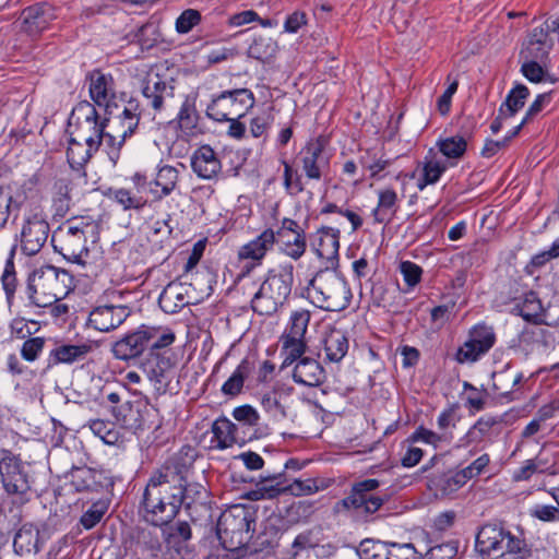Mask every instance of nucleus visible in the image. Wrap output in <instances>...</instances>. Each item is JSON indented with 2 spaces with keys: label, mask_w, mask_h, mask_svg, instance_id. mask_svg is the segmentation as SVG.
Instances as JSON below:
<instances>
[{
  "label": "nucleus",
  "mask_w": 559,
  "mask_h": 559,
  "mask_svg": "<svg viewBox=\"0 0 559 559\" xmlns=\"http://www.w3.org/2000/svg\"><path fill=\"white\" fill-rule=\"evenodd\" d=\"M456 551L457 548L451 543L440 544L426 552V559H452Z\"/></svg>",
  "instance_id": "obj_64"
},
{
  "label": "nucleus",
  "mask_w": 559,
  "mask_h": 559,
  "mask_svg": "<svg viewBox=\"0 0 559 559\" xmlns=\"http://www.w3.org/2000/svg\"><path fill=\"white\" fill-rule=\"evenodd\" d=\"M90 95L98 107H105L108 115H111V106L116 98L115 81L109 74L100 71H93L90 76Z\"/></svg>",
  "instance_id": "obj_18"
},
{
  "label": "nucleus",
  "mask_w": 559,
  "mask_h": 559,
  "mask_svg": "<svg viewBox=\"0 0 559 559\" xmlns=\"http://www.w3.org/2000/svg\"><path fill=\"white\" fill-rule=\"evenodd\" d=\"M552 46L554 40L547 36V31H544V27H535L527 35L520 56L522 59L544 60L552 49Z\"/></svg>",
  "instance_id": "obj_24"
},
{
  "label": "nucleus",
  "mask_w": 559,
  "mask_h": 559,
  "mask_svg": "<svg viewBox=\"0 0 559 559\" xmlns=\"http://www.w3.org/2000/svg\"><path fill=\"white\" fill-rule=\"evenodd\" d=\"M96 152L97 150H91V147L86 146L85 143L83 144L76 139H71L67 151L68 162L73 168L82 167Z\"/></svg>",
  "instance_id": "obj_47"
},
{
  "label": "nucleus",
  "mask_w": 559,
  "mask_h": 559,
  "mask_svg": "<svg viewBox=\"0 0 559 559\" xmlns=\"http://www.w3.org/2000/svg\"><path fill=\"white\" fill-rule=\"evenodd\" d=\"M92 350L90 344H61L51 349L48 359V367L56 366L58 364H73L75 361L83 360L87 354Z\"/></svg>",
  "instance_id": "obj_29"
},
{
  "label": "nucleus",
  "mask_w": 559,
  "mask_h": 559,
  "mask_svg": "<svg viewBox=\"0 0 559 559\" xmlns=\"http://www.w3.org/2000/svg\"><path fill=\"white\" fill-rule=\"evenodd\" d=\"M278 45L269 35H259L254 37L252 44L248 48V56L261 62H267L275 57Z\"/></svg>",
  "instance_id": "obj_38"
},
{
  "label": "nucleus",
  "mask_w": 559,
  "mask_h": 559,
  "mask_svg": "<svg viewBox=\"0 0 559 559\" xmlns=\"http://www.w3.org/2000/svg\"><path fill=\"white\" fill-rule=\"evenodd\" d=\"M142 94L146 106L152 108L155 114L170 110L179 102L174 80L165 79L154 71H150L145 76Z\"/></svg>",
  "instance_id": "obj_10"
},
{
  "label": "nucleus",
  "mask_w": 559,
  "mask_h": 559,
  "mask_svg": "<svg viewBox=\"0 0 559 559\" xmlns=\"http://www.w3.org/2000/svg\"><path fill=\"white\" fill-rule=\"evenodd\" d=\"M485 352H479L477 344L469 337L457 350L456 360L460 364L476 361Z\"/></svg>",
  "instance_id": "obj_61"
},
{
  "label": "nucleus",
  "mask_w": 559,
  "mask_h": 559,
  "mask_svg": "<svg viewBox=\"0 0 559 559\" xmlns=\"http://www.w3.org/2000/svg\"><path fill=\"white\" fill-rule=\"evenodd\" d=\"M142 109L140 107V103L138 99L131 98L124 105V108L121 114L118 116L122 119H126L127 123H129L128 129L138 128Z\"/></svg>",
  "instance_id": "obj_60"
},
{
  "label": "nucleus",
  "mask_w": 559,
  "mask_h": 559,
  "mask_svg": "<svg viewBox=\"0 0 559 559\" xmlns=\"http://www.w3.org/2000/svg\"><path fill=\"white\" fill-rule=\"evenodd\" d=\"M420 556L411 543H389L388 559H420Z\"/></svg>",
  "instance_id": "obj_55"
},
{
  "label": "nucleus",
  "mask_w": 559,
  "mask_h": 559,
  "mask_svg": "<svg viewBox=\"0 0 559 559\" xmlns=\"http://www.w3.org/2000/svg\"><path fill=\"white\" fill-rule=\"evenodd\" d=\"M324 150V141L321 138L311 140L307 143L302 151V169L307 178L320 180L322 177L324 163L322 153Z\"/></svg>",
  "instance_id": "obj_25"
},
{
  "label": "nucleus",
  "mask_w": 559,
  "mask_h": 559,
  "mask_svg": "<svg viewBox=\"0 0 559 559\" xmlns=\"http://www.w3.org/2000/svg\"><path fill=\"white\" fill-rule=\"evenodd\" d=\"M192 538V530L188 522L178 521L164 531L165 549L163 559H186L191 549L189 543Z\"/></svg>",
  "instance_id": "obj_15"
},
{
  "label": "nucleus",
  "mask_w": 559,
  "mask_h": 559,
  "mask_svg": "<svg viewBox=\"0 0 559 559\" xmlns=\"http://www.w3.org/2000/svg\"><path fill=\"white\" fill-rule=\"evenodd\" d=\"M447 165L435 158L426 157L420 168V175L417 180L419 190L425 189L428 185L436 183L441 175L445 171Z\"/></svg>",
  "instance_id": "obj_43"
},
{
  "label": "nucleus",
  "mask_w": 559,
  "mask_h": 559,
  "mask_svg": "<svg viewBox=\"0 0 559 559\" xmlns=\"http://www.w3.org/2000/svg\"><path fill=\"white\" fill-rule=\"evenodd\" d=\"M178 177L179 173L177 168L169 165L162 166L157 171L156 178L152 182L155 187L160 188L159 193L152 189V192L156 194V199L160 200L164 197L169 195L177 186Z\"/></svg>",
  "instance_id": "obj_41"
},
{
  "label": "nucleus",
  "mask_w": 559,
  "mask_h": 559,
  "mask_svg": "<svg viewBox=\"0 0 559 559\" xmlns=\"http://www.w3.org/2000/svg\"><path fill=\"white\" fill-rule=\"evenodd\" d=\"M478 346L479 352L487 353L495 344V333L491 328L477 325L473 329L469 336Z\"/></svg>",
  "instance_id": "obj_54"
},
{
  "label": "nucleus",
  "mask_w": 559,
  "mask_h": 559,
  "mask_svg": "<svg viewBox=\"0 0 559 559\" xmlns=\"http://www.w3.org/2000/svg\"><path fill=\"white\" fill-rule=\"evenodd\" d=\"M380 486L378 479H365L355 483L350 493L343 499V504L347 509L364 510L367 513H374L383 504V499L371 493Z\"/></svg>",
  "instance_id": "obj_14"
},
{
  "label": "nucleus",
  "mask_w": 559,
  "mask_h": 559,
  "mask_svg": "<svg viewBox=\"0 0 559 559\" xmlns=\"http://www.w3.org/2000/svg\"><path fill=\"white\" fill-rule=\"evenodd\" d=\"M254 95L248 88L225 91L212 99L206 108V115L218 122L240 119L254 106Z\"/></svg>",
  "instance_id": "obj_8"
},
{
  "label": "nucleus",
  "mask_w": 559,
  "mask_h": 559,
  "mask_svg": "<svg viewBox=\"0 0 559 559\" xmlns=\"http://www.w3.org/2000/svg\"><path fill=\"white\" fill-rule=\"evenodd\" d=\"M14 551L19 556L40 551L39 531L33 525H23L15 534L13 540Z\"/></svg>",
  "instance_id": "obj_36"
},
{
  "label": "nucleus",
  "mask_w": 559,
  "mask_h": 559,
  "mask_svg": "<svg viewBox=\"0 0 559 559\" xmlns=\"http://www.w3.org/2000/svg\"><path fill=\"white\" fill-rule=\"evenodd\" d=\"M405 283L409 287L416 286L421 278L423 270L419 265L411 261H404L400 265Z\"/></svg>",
  "instance_id": "obj_63"
},
{
  "label": "nucleus",
  "mask_w": 559,
  "mask_h": 559,
  "mask_svg": "<svg viewBox=\"0 0 559 559\" xmlns=\"http://www.w3.org/2000/svg\"><path fill=\"white\" fill-rule=\"evenodd\" d=\"M201 21V14L193 9L185 10L176 20V31L179 34L189 33Z\"/></svg>",
  "instance_id": "obj_57"
},
{
  "label": "nucleus",
  "mask_w": 559,
  "mask_h": 559,
  "mask_svg": "<svg viewBox=\"0 0 559 559\" xmlns=\"http://www.w3.org/2000/svg\"><path fill=\"white\" fill-rule=\"evenodd\" d=\"M466 145L463 136H450L438 142L440 152L448 158H460L465 153Z\"/></svg>",
  "instance_id": "obj_52"
},
{
  "label": "nucleus",
  "mask_w": 559,
  "mask_h": 559,
  "mask_svg": "<svg viewBox=\"0 0 559 559\" xmlns=\"http://www.w3.org/2000/svg\"><path fill=\"white\" fill-rule=\"evenodd\" d=\"M254 531L253 512L245 506H233L225 510L216 526L217 537L222 546L229 550H238L245 547L252 537Z\"/></svg>",
  "instance_id": "obj_6"
},
{
  "label": "nucleus",
  "mask_w": 559,
  "mask_h": 559,
  "mask_svg": "<svg viewBox=\"0 0 559 559\" xmlns=\"http://www.w3.org/2000/svg\"><path fill=\"white\" fill-rule=\"evenodd\" d=\"M49 235V224L39 213L26 217L21 231V248L27 255H34L40 251Z\"/></svg>",
  "instance_id": "obj_16"
},
{
  "label": "nucleus",
  "mask_w": 559,
  "mask_h": 559,
  "mask_svg": "<svg viewBox=\"0 0 559 559\" xmlns=\"http://www.w3.org/2000/svg\"><path fill=\"white\" fill-rule=\"evenodd\" d=\"M440 440L439 436L424 427H419L406 440L407 449L402 456V465L404 467H414L423 459L424 451L416 443L424 442L426 444H436Z\"/></svg>",
  "instance_id": "obj_23"
},
{
  "label": "nucleus",
  "mask_w": 559,
  "mask_h": 559,
  "mask_svg": "<svg viewBox=\"0 0 559 559\" xmlns=\"http://www.w3.org/2000/svg\"><path fill=\"white\" fill-rule=\"evenodd\" d=\"M90 429L106 444L110 445L122 442L129 433V430L121 425V421H91Z\"/></svg>",
  "instance_id": "obj_35"
},
{
  "label": "nucleus",
  "mask_w": 559,
  "mask_h": 559,
  "mask_svg": "<svg viewBox=\"0 0 559 559\" xmlns=\"http://www.w3.org/2000/svg\"><path fill=\"white\" fill-rule=\"evenodd\" d=\"M211 430L210 448L212 449H226L236 442V426L233 421H213Z\"/></svg>",
  "instance_id": "obj_37"
},
{
  "label": "nucleus",
  "mask_w": 559,
  "mask_h": 559,
  "mask_svg": "<svg viewBox=\"0 0 559 559\" xmlns=\"http://www.w3.org/2000/svg\"><path fill=\"white\" fill-rule=\"evenodd\" d=\"M281 354L284 357L281 369H285L295 361L300 360L306 352L307 343L305 338L282 336Z\"/></svg>",
  "instance_id": "obj_40"
},
{
  "label": "nucleus",
  "mask_w": 559,
  "mask_h": 559,
  "mask_svg": "<svg viewBox=\"0 0 559 559\" xmlns=\"http://www.w3.org/2000/svg\"><path fill=\"white\" fill-rule=\"evenodd\" d=\"M340 230L332 227H321L313 236V247L317 255L334 265L338 261Z\"/></svg>",
  "instance_id": "obj_20"
},
{
  "label": "nucleus",
  "mask_w": 559,
  "mask_h": 559,
  "mask_svg": "<svg viewBox=\"0 0 559 559\" xmlns=\"http://www.w3.org/2000/svg\"><path fill=\"white\" fill-rule=\"evenodd\" d=\"M530 92L528 88L524 85H518L514 87L506 100L500 106V116H509L512 117L515 115L525 104L526 98L528 97Z\"/></svg>",
  "instance_id": "obj_45"
},
{
  "label": "nucleus",
  "mask_w": 559,
  "mask_h": 559,
  "mask_svg": "<svg viewBox=\"0 0 559 559\" xmlns=\"http://www.w3.org/2000/svg\"><path fill=\"white\" fill-rule=\"evenodd\" d=\"M72 276L52 265L35 270L28 278V298L37 307H48L63 299L72 290Z\"/></svg>",
  "instance_id": "obj_5"
},
{
  "label": "nucleus",
  "mask_w": 559,
  "mask_h": 559,
  "mask_svg": "<svg viewBox=\"0 0 559 559\" xmlns=\"http://www.w3.org/2000/svg\"><path fill=\"white\" fill-rule=\"evenodd\" d=\"M144 234L154 246H160L167 240L173 231L167 219L150 218L143 226Z\"/></svg>",
  "instance_id": "obj_44"
},
{
  "label": "nucleus",
  "mask_w": 559,
  "mask_h": 559,
  "mask_svg": "<svg viewBox=\"0 0 559 559\" xmlns=\"http://www.w3.org/2000/svg\"><path fill=\"white\" fill-rule=\"evenodd\" d=\"M513 312L521 316L525 321L534 324L544 323V308L538 296L534 292L524 295V298L516 302Z\"/></svg>",
  "instance_id": "obj_33"
},
{
  "label": "nucleus",
  "mask_w": 559,
  "mask_h": 559,
  "mask_svg": "<svg viewBox=\"0 0 559 559\" xmlns=\"http://www.w3.org/2000/svg\"><path fill=\"white\" fill-rule=\"evenodd\" d=\"M3 472L1 483L5 492L10 496H17L21 500L31 490V483L27 473L23 471L22 461L13 453H3Z\"/></svg>",
  "instance_id": "obj_13"
},
{
  "label": "nucleus",
  "mask_w": 559,
  "mask_h": 559,
  "mask_svg": "<svg viewBox=\"0 0 559 559\" xmlns=\"http://www.w3.org/2000/svg\"><path fill=\"white\" fill-rule=\"evenodd\" d=\"M190 285L171 282L162 292L158 305L166 313H176L185 306L191 304L189 298Z\"/></svg>",
  "instance_id": "obj_22"
},
{
  "label": "nucleus",
  "mask_w": 559,
  "mask_h": 559,
  "mask_svg": "<svg viewBox=\"0 0 559 559\" xmlns=\"http://www.w3.org/2000/svg\"><path fill=\"white\" fill-rule=\"evenodd\" d=\"M130 316V309L123 305L98 306L91 311L88 323L99 332H109L120 326Z\"/></svg>",
  "instance_id": "obj_17"
},
{
  "label": "nucleus",
  "mask_w": 559,
  "mask_h": 559,
  "mask_svg": "<svg viewBox=\"0 0 559 559\" xmlns=\"http://www.w3.org/2000/svg\"><path fill=\"white\" fill-rule=\"evenodd\" d=\"M467 480H469L468 477L461 469L456 473L444 475L440 480V488L443 493L450 495L463 487Z\"/></svg>",
  "instance_id": "obj_58"
},
{
  "label": "nucleus",
  "mask_w": 559,
  "mask_h": 559,
  "mask_svg": "<svg viewBox=\"0 0 559 559\" xmlns=\"http://www.w3.org/2000/svg\"><path fill=\"white\" fill-rule=\"evenodd\" d=\"M251 371L250 362L243 359L237 368L234 370L231 376L222 385V392L228 396H237L241 393L245 380Z\"/></svg>",
  "instance_id": "obj_42"
},
{
  "label": "nucleus",
  "mask_w": 559,
  "mask_h": 559,
  "mask_svg": "<svg viewBox=\"0 0 559 559\" xmlns=\"http://www.w3.org/2000/svg\"><path fill=\"white\" fill-rule=\"evenodd\" d=\"M293 283V264L285 263L270 269L260 288L252 297V310L261 316L275 313L289 297Z\"/></svg>",
  "instance_id": "obj_4"
},
{
  "label": "nucleus",
  "mask_w": 559,
  "mask_h": 559,
  "mask_svg": "<svg viewBox=\"0 0 559 559\" xmlns=\"http://www.w3.org/2000/svg\"><path fill=\"white\" fill-rule=\"evenodd\" d=\"M133 539L142 551H147L154 558L163 555V544L156 530L136 528Z\"/></svg>",
  "instance_id": "obj_39"
},
{
  "label": "nucleus",
  "mask_w": 559,
  "mask_h": 559,
  "mask_svg": "<svg viewBox=\"0 0 559 559\" xmlns=\"http://www.w3.org/2000/svg\"><path fill=\"white\" fill-rule=\"evenodd\" d=\"M274 243L275 233L273 229L267 228L257 238L240 247L238 257L240 260H252L260 264L266 252L273 248Z\"/></svg>",
  "instance_id": "obj_26"
},
{
  "label": "nucleus",
  "mask_w": 559,
  "mask_h": 559,
  "mask_svg": "<svg viewBox=\"0 0 559 559\" xmlns=\"http://www.w3.org/2000/svg\"><path fill=\"white\" fill-rule=\"evenodd\" d=\"M146 348H148V335L146 325H142L139 330L117 341L112 353L120 360H129L140 356Z\"/></svg>",
  "instance_id": "obj_19"
},
{
  "label": "nucleus",
  "mask_w": 559,
  "mask_h": 559,
  "mask_svg": "<svg viewBox=\"0 0 559 559\" xmlns=\"http://www.w3.org/2000/svg\"><path fill=\"white\" fill-rule=\"evenodd\" d=\"M72 116L78 123L79 138L86 146L98 151L103 144L106 145L108 134L106 127L110 121L109 118L100 119L95 106L86 100L74 107Z\"/></svg>",
  "instance_id": "obj_9"
},
{
  "label": "nucleus",
  "mask_w": 559,
  "mask_h": 559,
  "mask_svg": "<svg viewBox=\"0 0 559 559\" xmlns=\"http://www.w3.org/2000/svg\"><path fill=\"white\" fill-rule=\"evenodd\" d=\"M114 198L124 210H139L142 209L146 203L143 198L133 195L127 189L116 190Z\"/></svg>",
  "instance_id": "obj_59"
},
{
  "label": "nucleus",
  "mask_w": 559,
  "mask_h": 559,
  "mask_svg": "<svg viewBox=\"0 0 559 559\" xmlns=\"http://www.w3.org/2000/svg\"><path fill=\"white\" fill-rule=\"evenodd\" d=\"M325 357L331 362L341 361L348 352V340L338 329H331L323 338Z\"/></svg>",
  "instance_id": "obj_32"
},
{
  "label": "nucleus",
  "mask_w": 559,
  "mask_h": 559,
  "mask_svg": "<svg viewBox=\"0 0 559 559\" xmlns=\"http://www.w3.org/2000/svg\"><path fill=\"white\" fill-rule=\"evenodd\" d=\"M399 209V197L392 188L378 191V204L372 215L377 223H388L392 219Z\"/></svg>",
  "instance_id": "obj_34"
},
{
  "label": "nucleus",
  "mask_w": 559,
  "mask_h": 559,
  "mask_svg": "<svg viewBox=\"0 0 559 559\" xmlns=\"http://www.w3.org/2000/svg\"><path fill=\"white\" fill-rule=\"evenodd\" d=\"M307 296L318 308L342 311L352 300V290L345 278L335 270L325 267L316 273L307 286Z\"/></svg>",
  "instance_id": "obj_3"
},
{
  "label": "nucleus",
  "mask_w": 559,
  "mask_h": 559,
  "mask_svg": "<svg viewBox=\"0 0 559 559\" xmlns=\"http://www.w3.org/2000/svg\"><path fill=\"white\" fill-rule=\"evenodd\" d=\"M126 119L116 116L109 126L108 134L106 138V146L108 147V155L111 162L116 164L119 158L120 148L126 142L127 138L131 136L136 128L128 129L129 123Z\"/></svg>",
  "instance_id": "obj_27"
},
{
  "label": "nucleus",
  "mask_w": 559,
  "mask_h": 559,
  "mask_svg": "<svg viewBox=\"0 0 559 559\" xmlns=\"http://www.w3.org/2000/svg\"><path fill=\"white\" fill-rule=\"evenodd\" d=\"M323 377V368L316 359L310 357H304L298 360L293 369L294 381L302 385H319Z\"/></svg>",
  "instance_id": "obj_28"
},
{
  "label": "nucleus",
  "mask_w": 559,
  "mask_h": 559,
  "mask_svg": "<svg viewBox=\"0 0 559 559\" xmlns=\"http://www.w3.org/2000/svg\"><path fill=\"white\" fill-rule=\"evenodd\" d=\"M49 8L43 4H35L22 11L21 19L23 28L29 35H36L47 28L49 24Z\"/></svg>",
  "instance_id": "obj_31"
},
{
  "label": "nucleus",
  "mask_w": 559,
  "mask_h": 559,
  "mask_svg": "<svg viewBox=\"0 0 559 559\" xmlns=\"http://www.w3.org/2000/svg\"><path fill=\"white\" fill-rule=\"evenodd\" d=\"M146 330L151 352H159L171 345L175 341V334L169 330L157 326H146Z\"/></svg>",
  "instance_id": "obj_50"
},
{
  "label": "nucleus",
  "mask_w": 559,
  "mask_h": 559,
  "mask_svg": "<svg viewBox=\"0 0 559 559\" xmlns=\"http://www.w3.org/2000/svg\"><path fill=\"white\" fill-rule=\"evenodd\" d=\"M174 365L173 357L167 352H150L141 369L155 390L165 393L170 383Z\"/></svg>",
  "instance_id": "obj_12"
},
{
  "label": "nucleus",
  "mask_w": 559,
  "mask_h": 559,
  "mask_svg": "<svg viewBox=\"0 0 559 559\" xmlns=\"http://www.w3.org/2000/svg\"><path fill=\"white\" fill-rule=\"evenodd\" d=\"M310 311L301 309L290 314L289 324L282 336L305 338L309 322Z\"/></svg>",
  "instance_id": "obj_46"
},
{
  "label": "nucleus",
  "mask_w": 559,
  "mask_h": 559,
  "mask_svg": "<svg viewBox=\"0 0 559 559\" xmlns=\"http://www.w3.org/2000/svg\"><path fill=\"white\" fill-rule=\"evenodd\" d=\"M389 543L364 539L358 547L360 559H388Z\"/></svg>",
  "instance_id": "obj_48"
},
{
  "label": "nucleus",
  "mask_w": 559,
  "mask_h": 559,
  "mask_svg": "<svg viewBox=\"0 0 559 559\" xmlns=\"http://www.w3.org/2000/svg\"><path fill=\"white\" fill-rule=\"evenodd\" d=\"M546 471L545 464L539 456L526 460L524 464L514 473L513 479L516 481L528 480L535 473Z\"/></svg>",
  "instance_id": "obj_56"
},
{
  "label": "nucleus",
  "mask_w": 559,
  "mask_h": 559,
  "mask_svg": "<svg viewBox=\"0 0 559 559\" xmlns=\"http://www.w3.org/2000/svg\"><path fill=\"white\" fill-rule=\"evenodd\" d=\"M191 167L198 177L211 180L221 173L222 163L216 152L210 145H202L193 153Z\"/></svg>",
  "instance_id": "obj_21"
},
{
  "label": "nucleus",
  "mask_w": 559,
  "mask_h": 559,
  "mask_svg": "<svg viewBox=\"0 0 559 559\" xmlns=\"http://www.w3.org/2000/svg\"><path fill=\"white\" fill-rule=\"evenodd\" d=\"M68 437H72L71 431L62 421H45L43 438L53 445H60Z\"/></svg>",
  "instance_id": "obj_51"
},
{
  "label": "nucleus",
  "mask_w": 559,
  "mask_h": 559,
  "mask_svg": "<svg viewBox=\"0 0 559 559\" xmlns=\"http://www.w3.org/2000/svg\"><path fill=\"white\" fill-rule=\"evenodd\" d=\"M261 404H262L264 411L271 417L277 418V417H286L287 416L285 408L280 403V401L277 399V394L275 392L264 394L262 397Z\"/></svg>",
  "instance_id": "obj_62"
},
{
  "label": "nucleus",
  "mask_w": 559,
  "mask_h": 559,
  "mask_svg": "<svg viewBox=\"0 0 559 559\" xmlns=\"http://www.w3.org/2000/svg\"><path fill=\"white\" fill-rule=\"evenodd\" d=\"M177 118L180 129L186 133H191L197 128L199 120L194 102L187 97L181 104Z\"/></svg>",
  "instance_id": "obj_49"
},
{
  "label": "nucleus",
  "mask_w": 559,
  "mask_h": 559,
  "mask_svg": "<svg viewBox=\"0 0 559 559\" xmlns=\"http://www.w3.org/2000/svg\"><path fill=\"white\" fill-rule=\"evenodd\" d=\"M325 555V545L314 540L311 533H304L295 538L290 559H321Z\"/></svg>",
  "instance_id": "obj_30"
},
{
  "label": "nucleus",
  "mask_w": 559,
  "mask_h": 559,
  "mask_svg": "<svg viewBox=\"0 0 559 559\" xmlns=\"http://www.w3.org/2000/svg\"><path fill=\"white\" fill-rule=\"evenodd\" d=\"M275 233V242L281 246L283 252L293 260H299L307 249V236L305 228L292 218H283Z\"/></svg>",
  "instance_id": "obj_11"
},
{
  "label": "nucleus",
  "mask_w": 559,
  "mask_h": 559,
  "mask_svg": "<svg viewBox=\"0 0 559 559\" xmlns=\"http://www.w3.org/2000/svg\"><path fill=\"white\" fill-rule=\"evenodd\" d=\"M88 228L93 226L83 221H69L52 234L51 241L55 250L69 261L85 264L88 255L86 247Z\"/></svg>",
  "instance_id": "obj_7"
},
{
  "label": "nucleus",
  "mask_w": 559,
  "mask_h": 559,
  "mask_svg": "<svg viewBox=\"0 0 559 559\" xmlns=\"http://www.w3.org/2000/svg\"><path fill=\"white\" fill-rule=\"evenodd\" d=\"M177 476L167 467L154 473L143 493V518L154 526L170 523L183 502L181 485L174 484Z\"/></svg>",
  "instance_id": "obj_1"
},
{
  "label": "nucleus",
  "mask_w": 559,
  "mask_h": 559,
  "mask_svg": "<svg viewBox=\"0 0 559 559\" xmlns=\"http://www.w3.org/2000/svg\"><path fill=\"white\" fill-rule=\"evenodd\" d=\"M108 506L104 501L94 502L91 508L83 513L80 523L85 530H91L96 526L107 512Z\"/></svg>",
  "instance_id": "obj_53"
},
{
  "label": "nucleus",
  "mask_w": 559,
  "mask_h": 559,
  "mask_svg": "<svg viewBox=\"0 0 559 559\" xmlns=\"http://www.w3.org/2000/svg\"><path fill=\"white\" fill-rule=\"evenodd\" d=\"M476 548L481 556L491 559H535L524 538L497 523L480 527L476 536Z\"/></svg>",
  "instance_id": "obj_2"
}]
</instances>
